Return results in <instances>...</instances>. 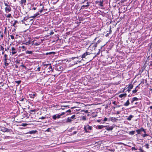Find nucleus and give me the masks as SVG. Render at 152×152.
<instances>
[{"label":"nucleus","mask_w":152,"mask_h":152,"mask_svg":"<svg viewBox=\"0 0 152 152\" xmlns=\"http://www.w3.org/2000/svg\"><path fill=\"white\" fill-rule=\"evenodd\" d=\"M4 4L6 6H7V7H9L10 6L8 4H7V3H4Z\"/></svg>","instance_id":"obj_53"},{"label":"nucleus","mask_w":152,"mask_h":152,"mask_svg":"<svg viewBox=\"0 0 152 152\" xmlns=\"http://www.w3.org/2000/svg\"><path fill=\"white\" fill-rule=\"evenodd\" d=\"M9 50V48L7 47V48H5V51H7V50Z\"/></svg>","instance_id":"obj_61"},{"label":"nucleus","mask_w":152,"mask_h":152,"mask_svg":"<svg viewBox=\"0 0 152 152\" xmlns=\"http://www.w3.org/2000/svg\"><path fill=\"white\" fill-rule=\"evenodd\" d=\"M132 150L133 151V150H137V149L135 147H132Z\"/></svg>","instance_id":"obj_52"},{"label":"nucleus","mask_w":152,"mask_h":152,"mask_svg":"<svg viewBox=\"0 0 152 152\" xmlns=\"http://www.w3.org/2000/svg\"><path fill=\"white\" fill-rule=\"evenodd\" d=\"M148 136V134H146V133H145V134H142V136L144 137H145L147 136Z\"/></svg>","instance_id":"obj_38"},{"label":"nucleus","mask_w":152,"mask_h":152,"mask_svg":"<svg viewBox=\"0 0 152 152\" xmlns=\"http://www.w3.org/2000/svg\"><path fill=\"white\" fill-rule=\"evenodd\" d=\"M20 48H23V49H25V50H26V48H25V46H23L21 47H20Z\"/></svg>","instance_id":"obj_56"},{"label":"nucleus","mask_w":152,"mask_h":152,"mask_svg":"<svg viewBox=\"0 0 152 152\" xmlns=\"http://www.w3.org/2000/svg\"><path fill=\"white\" fill-rule=\"evenodd\" d=\"M133 117V116L132 115H130L129 117L127 118V120L128 121H130L132 118Z\"/></svg>","instance_id":"obj_19"},{"label":"nucleus","mask_w":152,"mask_h":152,"mask_svg":"<svg viewBox=\"0 0 152 152\" xmlns=\"http://www.w3.org/2000/svg\"><path fill=\"white\" fill-rule=\"evenodd\" d=\"M135 131L137 132L138 134H141V131L139 129Z\"/></svg>","instance_id":"obj_27"},{"label":"nucleus","mask_w":152,"mask_h":152,"mask_svg":"<svg viewBox=\"0 0 152 152\" xmlns=\"http://www.w3.org/2000/svg\"><path fill=\"white\" fill-rule=\"evenodd\" d=\"M43 66L45 67L44 69L48 72L52 71V69L51 64H43Z\"/></svg>","instance_id":"obj_1"},{"label":"nucleus","mask_w":152,"mask_h":152,"mask_svg":"<svg viewBox=\"0 0 152 152\" xmlns=\"http://www.w3.org/2000/svg\"><path fill=\"white\" fill-rule=\"evenodd\" d=\"M9 63H8L7 62H5L4 63V65L5 66L7 67V66H8Z\"/></svg>","instance_id":"obj_40"},{"label":"nucleus","mask_w":152,"mask_h":152,"mask_svg":"<svg viewBox=\"0 0 152 152\" xmlns=\"http://www.w3.org/2000/svg\"><path fill=\"white\" fill-rule=\"evenodd\" d=\"M40 67H38L37 68V70H38V71H40Z\"/></svg>","instance_id":"obj_60"},{"label":"nucleus","mask_w":152,"mask_h":152,"mask_svg":"<svg viewBox=\"0 0 152 152\" xmlns=\"http://www.w3.org/2000/svg\"><path fill=\"white\" fill-rule=\"evenodd\" d=\"M61 116L59 114H57L52 116V118L54 120H56V118H59Z\"/></svg>","instance_id":"obj_6"},{"label":"nucleus","mask_w":152,"mask_h":152,"mask_svg":"<svg viewBox=\"0 0 152 152\" xmlns=\"http://www.w3.org/2000/svg\"><path fill=\"white\" fill-rule=\"evenodd\" d=\"M31 44V42L30 41H29L28 42H26L25 43V44L26 45H30Z\"/></svg>","instance_id":"obj_30"},{"label":"nucleus","mask_w":152,"mask_h":152,"mask_svg":"<svg viewBox=\"0 0 152 152\" xmlns=\"http://www.w3.org/2000/svg\"><path fill=\"white\" fill-rule=\"evenodd\" d=\"M18 23V21L17 20H15L14 21V22L13 23H12V22H11V24H12V25L13 26H15V25L16 24V23Z\"/></svg>","instance_id":"obj_24"},{"label":"nucleus","mask_w":152,"mask_h":152,"mask_svg":"<svg viewBox=\"0 0 152 152\" xmlns=\"http://www.w3.org/2000/svg\"><path fill=\"white\" fill-rule=\"evenodd\" d=\"M120 112L119 111H117L116 113V114H119L120 113Z\"/></svg>","instance_id":"obj_62"},{"label":"nucleus","mask_w":152,"mask_h":152,"mask_svg":"<svg viewBox=\"0 0 152 152\" xmlns=\"http://www.w3.org/2000/svg\"><path fill=\"white\" fill-rule=\"evenodd\" d=\"M140 85V84L136 87L134 90L132 91V92L133 93L135 94L137 92L138 89L139 88V86Z\"/></svg>","instance_id":"obj_7"},{"label":"nucleus","mask_w":152,"mask_h":152,"mask_svg":"<svg viewBox=\"0 0 152 152\" xmlns=\"http://www.w3.org/2000/svg\"><path fill=\"white\" fill-rule=\"evenodd\" d=\"M21 66H22L24 68L26 69V67L23 64L21 65Z\"/></svg>","instance_id":"obj_59"},{"label":"nucleus","mask_w":152,"mask_h":152,"mask_svg":"<svg viewBox=\"0 0 152 152\" xmlns=\"http://www.w3.org/2000/svg\"><path fill=\"white\" fill-rule=\"evenodd\" d=\"M99 52L96 53V55H95V56L94 57H93V58H94L97 55H99V54L100 51V49H99Z\"/></svg>","instance_id":"obj_31"},{"label":"nucleus","mask_w":152,"mask_h":152,"mask_svg":"<svg viewBox=\"0 0 152 152\" xmlns=\"http://www.w3.org/2000/svg\"><path fill=\"white\" fill-rule=\"evenodd\" d=\"M138 100V99L136 97H133L132 99L131 102V104H133L134 102L135 101H137Z\"/></svg>","instance_id":"obj_13"},{"label":"nucleus","mask_w":152,"mask_h":152,"mask_svg":"<svg viewBox=\"0 0 152 152\" xmlns=\"http://www.w3.org/2000/svg\"><path fill=\"white\" fill-rule=\"evenodd\" d=\"M26 54H31L32 53V51L27 50L26 51Z\"/></svg>","instance_id":"obj_29"},{"label":"nucleus","mask_w":152,"mask_h":152,"mask_svg":"<svg viewBox=\"0 0 152 152\" xmlns=\"http://www.w3.org/2000/svg\"><path fill=\"white\" fill-rule=\"evenodd\" d=\"M107 118H105L103 121H107Z\"/></svg>","instance_id":"obj_57"},{"label":"nucleus","mask_w":152,"mask_h":152,"mask_svg":"<svg viewBox=\"0 0 152 152\" xmlns=\"http://www.w3.org/2000/svg\"><path fill=\"white\" fill-rule=\"evenodd\" d=\"M12 54H15L17 53V51L14 47H12Z\"/></svg>","instance_id":"obj_12"},{"label":"nucleus","mask_w":152,"mask_h":152,"mask_svg":"<svg viewBox=\"0 0 152 152\" xmlns=\"http://www.w3.org/2000/svg\"><path fill=\"white\" fill-rule=\"evenodd\" d=\"M61 107H68V108H69V105H66V106H64V105H61Z\"/></svg>","instance_id":"obj_35"},{"label":"nucleus","mask_w":152,"mask_h":152,"mask_svg":"<svg viewBox=\"0 0 152 152\" xmlns=\"http://www.w3.org/2000/svg\"><path fill=\"white\" fill-rule=\"evenodd\" d=\"M4 49V48L3 47V46L0 45V51L1 50L3 51Z\"/></svg>","instance_id":"obj_32"},{"label":"nucleus","mask_w":152,"mask_h":152,"mask_svg":"<svg viewBox=\"0 0 152 152\" xmlns=\"http://www.w3.org/2000/svg\"><path fill=\"white\" fill-rule=\"evenodd\" d=\"M39 15V14L38 13H36L35 14H34V15H35V16L36 17L37 16V15Z\"/></svg>","instance_id":"obj_63"},{"label":"nucleus","mask_w":152,"mask_h":152,"mask_svg":"<svg viewBox=\"0 0 152 152\" xmlns=\"http://www.w3.org/2000/svg\"><path fill=\"white\" fill-rule=\"evenodd\" d=\"M7 55L6 54H5L4 55V58H7Z\"/></svg>","instance_id":"obj_54"},{"label":"nucleus","mask_w":152,"mask_h":152,"mask_svg":"<svg viewBox=\"0 0 152 152\" xmlns=\"http://www.w3.org/2000/svg\"><path fill=\"white\" fill-rule=\"evenodd\" d=\"M46 118V117L42 116L41 117L39 118V119H44Z\"/></svg>","instance_id":"obj_41"},{"label":"nucleus","mask_w":152,"mask_h":152,"mask_svg":"<svg viewBox=\"0 0 152 152\" xmlns=\"http://www.w3.org/2000/svg\"><path fill=\"white\" fill-rule=\"evenodd\" d=\"M133 86L132 84H129L128 86L127 87L126 89H128L127 90V91H128V92H129L133 88Z\"/></svg>","instance_id":"obj_5"},{"label":"nucleus","mask_w":152,"mask_h":152,"mask_svg":"<svg viewBox=\"0 0 152 152\" xmlns=\"http://www.w3.org/2000/svg\"><path fill=\"white\" fill-rule=\"evenodd\" d=\"M53 34H54V32H53V31H52V32H50V35H52Z\"/></svg>","instance_id":"obj_64"},{"label":"nucleus","mask_w":152,"mask_h":152,"mask_svg":"<svg viewBox=\"0 0 152 152\" xmlns=\"http://www.w3.org/2000/svg\"><path fill=\"white\" fill-rule=\"evenodd\" d=\"M107 127H106V129L107 130H112L113 128V127L112 126H106Z\"/></svg>","instance_id":"obj_11"},{"label":"nucleus","mask_w":152,"mask_h":152,"mask_svg":"<svg viewBox=\"0 0 152 152\" xmlns=\"http://www.w3.org/2000/svg\"><path fill=\"white\" fill-rule=\"evenodd\" d=\"M139 150L141 152H144V151L143 150H142L141 147H140Z\"/></svg>","instance_id":"obj_37"},{"label":"nucleus","mask_w":152,"mask_h":152,"mask_svg":"<svg viewBox=\"0 0 152 152\" xmlns=\"http://www.w3.org/2000/svg\"><path fill=\"white\" fill-rule=\"evenodd\" d=\"M6 17L7 18H10L11 17V15L10 14H9L7 15L6 16Z\"/></svg>","instance_id":"obj_45"},{"label":"nucleus","mask_w":152,"mask_h":152,"mask_svg":"<svg viewBox=\"0 0 152 152\" xmlns=\"http://www.w3.org/2000/svg\"><path fill=\"white\" fill-rule=\"evenodd\" d=\"M71 112V110H67V111L66 112V113H67V112H68V113H70Z\"/></svg>","instance_id":"obj_51"},{"label":"nucleus","mask_w":152,"mask_h":152,"mask_svg":"<svg viewBox=\"0 0 152 152\" xmlns=\"http://www.w3.org/2000/svg\"><path fill=\"white\" fill-rule=\"evenodd\" d=\"M129 100L128 99L126 101V102L124 104V105L125 106H128L129 105Z\"/></svg>","instance_id":"obj_17"},{"label":"nucleus","mask_w":152,"mask_h":152,"mask_svg":"<svg viewBox=\"0 0 152 152\" xmlns=\"http://www.w3.org/2000/svg\"><path fill=\"white\" fill-rule=\"evenodd\" d=\"M97 43H95L94 44L93 48H94V50H95L96 47H97Z\"/></svg>","instance_id":"obj_21"},{"label":"nucleus","mask_w":152,"mask_h":152,"mask_svg":"<svg viewBox=\"0 0 152 152\" xmlns=\"http://www.w3.org/2000/svg\"><path fill=\"white\" fill-rule=\"evenodd\" d=\"M72 62L73 63V64H77V62H76V59H74V60H72Z\"/></svg>","instance_id":"obj_23"},{"label":"nucleus","mask_w":152,"mask_h":152,"mask_svg":"<svg viewBox=\"0 0 152 152\" xmlns=\"http://www.w3.org/2000/svg\"><path fill=\"white\" fill-rule=\"evenodd\" d=\"M35 96V94H31L29 95L30 97L32 98H34Z\"/></svg>","instance_id":"obj_25"},{"label":"nucleus","mask_w":152,"mask_h":152,"mask_svg":"<svg viewBox=\"0 0 152 152\" xmlns=\"http://www.w3.org/2000/svg\"><path fill=\"white\" fill-rule=\"evenodd\" d=\"M7 58H4V59L3 60V61H4V63L7 62Z\"/></svg>","instance_id":"obj_44"},{"label":"nucleus","mask_w":152,"mask_h":152,"mask_svg":"<svg viewBox=\"0 0 152 152\" xmlns=\"http://www.w3.org/2000/svg\"><path fill=\"white\" fill-rule=\"evenodd\" d=\"M106 127H107V126L103 125H98L97 126L96 128L97 129H101Z\"/></svg>","instance_id":"obj_10"},{"label":"nucleus","mask_w":152,"mask_h":152,"mask_svg":"<svg viewBox=\"0 0 152 152\" xmlns=\"http://www.w3.org/2000/svg\"><path fill=\"white\" fill-rule=\"evenodd\" d=\"M72 121V119L70 117H68L67 118V120L66 121V122L67 123H68V122H69V123H70Z\"/></svg>","instance_id":"obj_18"},{"label":"nucleus","mask_w":152,"mask_h":152,"mask_svg":"<svg viewBox=\"0 0 152 152\" xmlns=\"http://www.w3.org/2000/svg\"><path fill=\"white\" fill-rule=\"evenodd\" d=\"M82 119L83 120H86V117L85 116H83L82 117Z\"/></svg>","instance_id":"obj_39"},{"label":"nucleus","mask_w":152,"mask_h":152,"mask_svg":"<svg viewBox=\"0 0 152 152\" xmlns=\"http://www.w3.org/2000/svg\"><path fill=\"white\" fill-rule=\"evenodd\" d=\"M145 146L146 148L147 149H148L149 148V145L148 144H146V145H145Z\"/></svg>","instance_id":"obj_42"},{"label":"nucleus","mask_w":152,"mask_h":152,"mask_svg":"<svg viewBox=\"0 0 152 152\" xmlns=\"http://www.w3.org/2000/svg\"><path fill=\"white\" fill-rule=\"evenodd\" d=\"M80 56L79 57H72L71 58H70V60L69 61H71V60H74V59H76V62L78 63H80L81 62V61L82 60V59H80L79 58H80Z\"/></svg>","instance_id":"obj_3"},{"label":"nucleus","mask_w":152,"mask_h":152,"mask_svg":"<svg viewBox=\"0 0 152 152\" xmlns=\"http://www.w3.org/2000/svg\"><path fill=\"white\" fill-rule=\"evenodd\" d=\"M26 3V0H21V4H25Z\"/></svg>","instance_id":"obj_26"},{"label":"nucleus","mask_w":152,"mask_h":152,"mask_svg":"<svg viewBox=\"0 0 152 152\" xmlns=\"http://www.w3.org/2000/svg\"><path fill=\"white\" fill-rule=\"evenodd\" d=\"M28 18L27 17H25L23 19V20H22L21 21L23 23L24 21L26 20Z\"/></svg>","instance_id":"obj_33"},{"label":"nucleus","mask_w":152,"mask_h":152,"mask_svg":"<svg viewBox=\"0 0 152 152\" xmlns=\"http://www.w3.org/2000/svg\"><path fill=\"white\" fill-rule=\"evenodd\" d=\"M5 9V11L7 13L11 11V8L10 6L6 7Z\"/></svg>","instance_id":"obj_9"},{"label":"nucleus","mask_w":152,"mask_h":152,"mask_svg":"<svg viewBox=\"0 0 152 152\" xmlns=\"http://www.w3.org/2000/svg\"><path fill=\"white\" fill-rule=\"evenodd\" d=\"M111 121H113V120H115V119H116V118H113V117H112L111 118Z\"/></svg>","instance_id":"obj_49"},{"label":"nucleus","mask_w":152,"mask_h":152,"mask_svg":"<svg viewBox=\"0 0 152 152\" xmlns=\"http://www.w3.org/2000/svg\"><path fill=\"white\" fill-rule=\"evenodd\" d=\"M4 129H1V131L4 132H9L11 129H9L6 128H4Z\"/></svg>","instance_id":"obj_8"},{"label":"nucleus","mask_w":152,"mask_h":152,"mask_svg":"<svg viewBox=\"0 0 152 152\" xmlns=\"http://www.w3.org/2000/svg\"><path fill=\"white\" fill-rule=\"evenodd\" d=\"M126 93L123 94H121L119 95V97L121 98L123 97H126Z\"/></svg>","instance_id":"obj_14"},{"label":"nucleus","mask_w":152,"mask_h":152,"mask_svg":"<svg viewBox=\"0 0 152 152\" xmlns=\"http://www.w3.org/2000/svg\"><path fill=\"white\" fill-rule=\"evenodd\" d=\"M92 127L90 126L88 124L85 126L84 127V129L86 133H88V131L91 130L92 129Z\"/></svg>","instance_id":"obj_2"},{"label":"nucleus","mask_w":152,"mask_h":152,"mask_svg":"<svg viewBox=\"0 0 152 152\" xmlns=\"http://www.w3.org/2000/svg\"><path fill=\"white\" fill-rule=\"evenodd\" d=\"M87 4L86 5H83L81 7V9L84 8L85 7H89V5L88 4L89 2H87Z\"/></svg>","instance_id":"obj_16"},{"label":"nucleus","mask_w":152,"mask_h":152,"mask_svg":"<svg viewBox=\"0 0 152 152\" xmlns=\"http://www.w3.org/2000/svg\"><path fill=\"white\" fill-rule=\"evenodd\" d=\"M55 53H56L54 52H51L48 53L49 55H51L52 54H55Z\"/></svg>","instance_id":"obj_34"},{"label":"nucleus","mask_w":152,"mask_h":152,"mask_svg":"<svg viewBox=\"0 0 152 152\" xmlns=\"http://www.w3.org/2000/svg\"><path fill=\"white\" fill-rule=\"evenodd\" d=\"M65 113L66 112H64L62 113L61 114H60V116H61L64 115L65 114Z\"/></svg>","instance_id":"obj_46"},{"label":"nucleus","mask_w":152,"mask_h":152,"mask_svg":"<svg viewBox=\"0 0 152 152\" xmlns=\"http://www.w3.org/2000/svg\"><path fill=\"white\" fill-rule=\"evenodd\" d=\"M135 131H131L129 132V134L131 135H133L135 133Z\"/></svg>","instance_id":"obj_20"},{"label":"nucleus","mask_w":152,"mask_h":152,"mask_svg":"<svg viewBox=\"0 0 152 152\" xmlns=\"http://www.w3.org/2000/svg\"><path fill=\"white\" fill-rule=\"evenodd\" d=\"M10 137L9 136H5L4 137V139H9L10 138Z\"/></svg>","instance_id":"obj_50"},{"label":"nucleus","mask_w":152,"mask_h":152,"mask_svg":"<svg viewBox=\"0 0 152 152\" xmlns=\"http://www.w3.org/2000/svg\"><path fill=\"white\" fill-rule=\"evenodd\" d=\"M15 62L16 63V64H19L20 63V61H18V60H16L15 61Z\"/></svg>","instance_id":"obj_55"},{"label":"nucleus","mask_w":152,"mask_h":152,"mask_svg":"<svg viewBox=\"0 0 152 152\" xmlns=\"http://www.w3.org/2000/svg\"><path fill=\"white\" fill-rule=\"evenodd\" d=\"M37 130H32L31 131H30L28 132L30 134H34L36 133L37 132Z\"/></svg>","instance_id":"obj_15"},{"label":"nucleus","mask_w":152,"mask_h":152,"mask_svg":"<svg viewBox=\"0 0 152 152\" xmlns=\"http://www.w3.org/2000/svg\"><path fill=\"white\" fill-rule=\"evenodd\" d=\"M21 82V80H18L15 81V83H17L18 85H19L20 83Z\"/></svg>","instance_id":"obj_28"},{"label":"nucleus","mask_w":152,"mask_h":152,"mask_svg":"<svg viewBox=\"0 0 152 152\" xmlns=\"http://www.w3.org/2000/svg\"><path fill=\"white\" fill-rule=\"evenodd\" d=\"M10 37L12 39H14V36H13V35H10Z\"/></svg>","instance_id":"obj_48"},{"label":"nucleus","mask_w":152,"mask_h":152,"mask_svg":"<svg viewBox=\"0 0 152 152\" xmlns=\"http://www.w3.org/2000/svg\"><path fill=\"white\" fill-rule=\"evenodd\" d=\"M139 129L140 130L141 132L144 131L145 129L141 127L140 129Z\"/></svg>","instance_id":"obj_43"},{"label":"nucleus","mask_w":152,"mask_h":152,"mask_svg":"<svg viewBox=\"0 0 152 152\" xmlns=\"http://www.w3.org/2000/svg\"><path fill=\"white\" fill-rule=\"evenodd\" d=\"M0 37H1V38L3 39V33H2L1 35V36H0Z\"/></svg>","instance_id":"obj_58"},{"label":"nucleus","mask_w":152,"mask_h":152,"mask_svg":"<svg viewBox=\"0 0 152 152\" xmlns=\"http://www.w3.org/2000/svg\"><path fill=\"white\" fill-rule=\"evenodd\" d=\"M103 0H102V1H99V5L100 7H103Z\"/></svg>","instance_id":"obj_22"},{"label":"nucleus","mask_w":152,"mask_h":152,"mask_svg":"<svg viewBox=\"0 0 152 152\" xmlns=\"http://www.w3.org/2000/svg\"><path fill=\"white\" fill-rule=\"evenodd\" d=\"M91 54V53L89 52H86L84 54H83L80 57V58H86V57L88 55Z\"/></svg>","instance_id":"obj_4"},{"label":"nucleus","mask_w":152,"mask_h":152,"mask_svg":"<svg viewBox=\"0 0 152 152\" xmlns=\"http://www.w3.org/2000/svg\"><path fill=\"white\" fill-rule=\"evenodd\" d=\"M75 115H72L70 118H71L72 119H75Z\"/></svg>","instance_id":"obj_36"},{"label":"nucleus","mask_w":152,"mask_h":152,"mask_svg":"<svg viewBox=\"0 0 152 152\" xmlns=\"http://www.w3.org/2000/svg\"><path fill=\"white\" fill-rule=\"evenodd\" d=\"M44 8V7L43 6H42V8L39 10V12H42Z\"/></svg>","instance_id":"obj_47"}]
</instances>
